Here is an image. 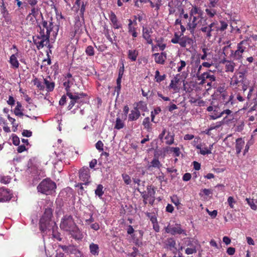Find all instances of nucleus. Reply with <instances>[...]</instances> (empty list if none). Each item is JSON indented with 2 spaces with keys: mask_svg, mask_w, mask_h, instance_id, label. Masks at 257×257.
Returning <instances> with one entry per match:
<instances>
[{
  "mask_svg": "<svg viewBox=\"0 0 257 257\" xmlns=\"http://www.w3.org/2000/svg\"><path fill=\"white\" fill-rule=\"evenodd\" d=\"M162 164L157 157H154L151 162L148 163L147 169L148 171H152L154 169H160Z\"/></svg>",
  "mask_w": 257,
  "mask_h": 257,
  "instance_id": "12",
  "label": "nucleus"
},
{
  "mask_svg": "<svg viewBox=\"0 0 257 257\" xmlns=\"http://www.w3.org/2000/svg\"><path fill=\"white\" fill-rule=\"evenodd\" d=\"M244 52V50H236L233 53V51H231V55H233V57L237 60L240 59L242 57V53Z\"/></svg>",
  "mask_w": 257,
  "mask_h": 257,
  "instance_id": "50",
  "label": "nucleus"
},
{
  "mask_svg": "<svg viewBox=\"0 0 257 257\" xmlns=\"http://www.w3.org/2000/svg\"><path fill=\"white\" fill-rule=\"evenodd\" d=\"M109 30L107 29L105 30V32H104V34H105V37H106V38L107 39V40L111 43V44H116V43H114L113 42V41H116V36L115 35L114 36V40H113V39H112V38L110 37V35H109Z\"/></svg>",
  "mask_w": 257,
  "mask_h": 257,
  "instance_id": "44",
  "label": "nucleus"
},
{
  "mask_svg": "<svg viewBox=\"0 0 257 257\" xmlns=\"http://www.w3.org/2000/svg\"><path fill=\"white\" fill-rule=\"evenodd\" d=\"M214 103V102H212L211 105H210V114L213 113V115H215V114H219L221 112L220 108L217 105L213 104Z\"/></svg>",
  "mask_w": 257,
  "mask_h": 257,
  "instance_id": "30",
  "label": "nucleus"
},
{
  "mask_svg": "<svg viewBox=\"0 0 257 257\" xmlns=\"http://www.w3.org/2000/svg\"><path fill=\"white\" fill-rule=\"evenodd\" d=\"M199 21H197L198 28L203 33H206V36H209V25L208 24L207 18L202 16L199 18Z\"/></svg>",
  "mask_w": 257,
  "mask_h": 257,
  "instance_id": "8",
  "label": "nucleus"
},
{
  "mask_svg": "<svg viewBox=\"0 0 257 257\" xmlns=\"http://www.w3.org/2000/svg\"><path fill=\"white\" fill-rule=\"evenodd\" d=\"M7 103L10 105H14L15 104V100L12 96H9Z\"/></svg>",
  "mask_w": 257,
  "mask_h": 257,
  "instance_id": "63",
  "label": "nucleus"
},
{
  "mask_svg": "<svg viewBox=\"0 0 257 257\" xmlns=\"http://www.w3.org/2000/svg\"><path fill=\"white\" fill-rule=\"evenodd\" d=\"M148 3L150 4L151 7L152 8H155V10L157 12L160 9V7L161 5L160 0H157V2L156 3H153L151 0H150V2H148Z\"/></svg>",
  "mask_w": 257,
  "mask_h": 257,
  "instance_id": "42",
  "label": "nucleus"
},
{
  "mask_svg": "<svg viewBox=\"0 0 257 257\" xmlns=\"http://www.w3.org/2000/svg\"><path fill=\"white\" fill-rule=\"evenodd\" d=\"M155 79L156 82L160 83L162 81L164 80L166 78V75L164 74L163 75H160V72L159 70H156L155 72Z\"/></svg>",
  "mask_w": 257,
  "mask_h": 257,
  "instance_id": "38",
  "label": "nucleus"
},
{
  "mask_svg": "<svg viewBox=\"0 0 257 257\" xmlns=\"http://www.w3.org/2000/svg\"><path fill=\"white\" fill-rule=\"evenodd\" d=\"M103 187L101 184L97 185L96 189L95 190V194L98 196L99 198H101L102 196L104 194L103 190Z\"/></svg>",
  "mask_w": 257,
  "mask_h": 257,
  "instance_id": "36",
  "label": "nucleus"
},
{
  "mask_svg": "<svg viewBox=\"0 0 257 257\" xmlns=\"http://www.w3.org/2000/svg\"><path fill=\"white\" fill-rule=\"evenodd\" d=\"M232 111L229 109H226L223 111H221L219 114H215V115H213V113L211 114H210V118L215 119L218 117H220L224 113H226L228 115L230 114Z\"/></svg>",
  "mask_w": 257,
  "mask_h": 257,
  "instance_id": "31",
  "label": "nucleus"
},
{
  "mask_svg": "<svg viewBox=\"0 0 257 257\" xmlns=\"http://www.w3.org/2000/svg\"><path fill=\"white\" fill-rule=\"evenodd\" d=\"M34 84L40 90H44L45 89L44 85L37 78H35L33 80Z\"/></svg>",
  "mask_w": 257,
  "mask_h": 257,
  "instance_id": "35",
  "label": "nucleus"
},
{
  "mask_svg": "<svg viewBox=\"0 0 257 257\" xmlns=\"http://www.w3.org/2000/svg\"><path fill=\"white\" fill-rule=\"evenodd\" d=\"M124 126V123L123 121L121 119H120V118H116L114 128L116 130H120L121 128H122Z\"/></svg>",
  "mask_w": 257,
  "mask_h": 257,
  "instance_id": "37",
  "label": "nucleus"
},
{
  "mask_svg": "<svg viewBox=\"0 0 257 257\" xmlns=\"http://www.w3.org/2000/svg\"><path fill=\"white\" fill-rule=\"evenodd\" d=\"M143 125L148 132H150L152 131V124L150 123V118L149 117H147L144 119Z\"/></svg>",
  "mask_w": 257,
  "mask_h": 257,
  "instance_id": "29",
  "label": "nucleus"
},
{
  "mask_svg": "<svg viewBox=\"0 0 257 257\" xmlns=\"http://www.w3.org/2000/svg\"><path fill=\"white\" fill-rule=\"evenodd\" d=\"M128 29V33L131 34L133 37V40H135V38H137L138 36V33L137 31V28L135 26L127 28Z\"/></svg>",
  "mask_w": 257,
  "mask_h": 257,
  "instance_id": "34",
  "label": "nucleus"
},
{
  "mask_svg": "<svg viewBox=\"0 0 257 257\" xmlns=\"http://www.w3.org/2000/svg\"><path fill=\"white\" fill-rule=\"evenodd\" d=\"M40 29V34L37 37L45 38V40L49 39L50 33L46 31L41 26H39Z\"/></svg>",
  "mask_w": 257,
  "mask_h": 257,
  "instance_id": "33",
  "label": "nucleus"
},
{
  "mask_svg": "<svg viewBox=\"0 0 257 257\" xmlns=\"http://www.w3.org/2000/svg\"><path fill=\"white\" fill-rule=\"evenodd\" d=\"M40 29V34L37 37L45 38V40L49 39L50 33L46 31L41 26H39Z\"/></svg>",
  "mask_w": 257,
  "mask_h": 257,
  "instance_id": "32",
  "label": "nucleus"
},
{
  "mask_svg": "<svg viewBox=\"0 0 257 257\" xmlns=\"http://www.w3.org/2000/svg\"><path fill=\"white\" fill-rule=\"evenodd\" d=\"M186 248L185 253L187 254H191L196 252L197 243L195 241L188 240L186 241Z\"/></svg>",
  "mask_w": 257,
  "mask_h": 257,
  "instance_id": "13",
  "label": "nucleus"
},
{
  "mask_svg": "<svg viewBox=\"0 0 257 257\" xmlns=\"http://www.w3.org/2000/svg\"><path fill=\"white\" fill-rule=\"evenodd\" d=\"M147 192L146 191L141 192L139 189H138V191L140 192L141 195L146 196L147 198L149 199V203L151 205H153L155 200V195L156 191L155 190L154 187L152 185L148 186L147 187Z\"/></svg>",
  "mask_w": 257,
  "mask_h": 257,
  "instance_id": "7",
  "label": "nucleus"
},
{
  "mask_svg": "<svg viewBox=\"0 0 257 257\" xmlns=\"http://www.w3.org/2000/svg\"><path fill=\"white\" fill-rule=\"evenodd\" d=\"M40 26L44 29L46 32L50 33L53 29V23L49 22L48 23L47 21L43 20Z\"/></svg>",
  "mask_w": 257,
  "mask_h": 257,
  "instance_id": "23",
  "label": "nucleus"
},
{
  "mask_svg": "<svg viewBox=\"0 0 257 257\" xmlns=\"http://www.w3.org/2000/svg\"><path fill=\"white\" fill-rule=\"evenodd\" d=\"M17 56H18V55L13 54L11 56L10 58V63L11 64L12 67L14 69L18 68L20 65Z\"/></svg>",
  "mask_w": 257,
  "mask_h": 257,
  "instance_id": "22",
  "label": "nucleus"
},
{
  "mask_svg": "<svg viewBox=\"0 0 257 257\" xmlns=\"http://www.w3.org/2000/svg\"><path fill=\"white\" fill-rule=\"evenodd\" d=\"M44 83L46 86V90L48 92H52L53 91L55 84V82L51 80L50 76L44 78Z\"/></svg>",
  "mask_w": 257,
  "mask_h": 257,
  "instance_id": "15",
  "label": "nucleus"
},
{
  "mask_svg": "<svg viewBox=\"0 0 257 257\" xmlns=\"http://www.w3.org/2000/svg\"><path fill=\"white\" fill-rule=\"evenodd\" d=\"M32 7L31 13L29 14L28 17L32 15L35 18H36L39 14V9L37 7H35V6Z\"/></svg>",
  "mask_w": 257,
  "mask_h": 257,
  "instance_id": "47",
  "label": "nucleus"
},
{
  "mask_svg": "<svg viewBox=\"0 0 257 257\" xmlns=\"http://www.w3.org/2000/svg\"><path fill=\"white\" fill-rule=\"evenodd\" d=\"M146 214L147 216L150 218L153 224H155L158 222L157 217L155 214L149 212H147Z\"/></svg>",
  "mask_w": 257,
  "mask_h": 257,
  "instance_id": "49",
  "label": "nucleus"
},
{
  "mask_svg": "<svg viewBox=\"0 0 257 257\" xmlns=\"http://www.w3.org/2000/svg\"><path fill=\"white\" fill-rule=\"evenodd\" d=\"M7 117L13 125V131L16 132L17 130V127L18 126V124L16 122V119L14 118L11 117L10 115H8Z\"/></svg>",
  "mask_w": 257,
  "mask_h": 257,
  "instance_id": "46",
  "label": "nucleus"
},
{
  "mask_svg": "<svg viewBox=\"0 0 257 257\" xmlns=\"http://www.w3.org/2000/svg\"><path fill=\"white\" fill-rule=\"evenodd\" d=\"M11 180V178L9 177L8 176H4L1 178L0 182L2 183L7 184L10 182Z\"/></svg>",
  "mask_w": 257,
  "mask_h": 257,
  "instance_id": "57",
  "label": "nucleus"
},
{
  "mask_svg": "<svg viewBox=\"0 0 257 257\" xmlns=\"http://www.w3.org/2000/svg\"><path fill=\"white\" fill-rule=\"evenodd\" d=\"M1 13L4 16L8 14V11L6 8L5 4L4 3V0H1Z\"/></svg>",
  "mask_w": 257,
  "mask_h": 257,
  "instance_id": "48",
  "label": "nucleus"
},
{
  "mask_svg": "<svg viewBox=\"0 0 257 257\" xmlns=\"http://www.w3.org/2000/svg\"><path fill=\"white\" fill-rule=\"evenodd\" d=\"M66 94L71 99L67 107L68 110L71 109L75 103H79L80 98L86 96V94L83 92H69L68 93H66Z\"/></svg>",
  "mask_w": 257,
  "mask_h": 257,
  "instance_id": "6",
  "label": "nucleus"
},
{
  "mask_svg": "<svg viewBox=\"0 0 257 257\" xmlns=\"http://www.w3.org/2000/svg\"><path fill=\"white\" fill-rule=\"evenodd\" d=\"M180 66L178 67L177 71L180 72L181 70L185 67L186 63V62L184 60H181L180 62Z\"/></svg>",
  "mask_w": 257,
  "mask_h": 257,
  "instance_id": "61",
  "label": "nucleus"
},
{
  "mask_svg": "<svg viewBox=\"0 0 257 257\" xmlns=\"http://www.w3.org/2000/svg\"><path fill=\"white\" fill-rule=\"evenodd\" d=\"M155 61L157 64H164L166 59V54L165 52L161 53H157L153 54Z\"/></svg>",
  "mask_w": 257,
  "mask_h": 257,
  "instance_id": "16",
  "label": "nucleus"
},
{
  "mask_svg": "<svg viewBox=\"0 0 257 257\" xmlns=\"http://www.w3.org/2000/svg\"><path fill=\"white\" fill-rule=\"evenodd\" d=\"M171 201L175 205H176V206H178L180 204L179 200L177 196H173L172 197Z\"/></svg>",
  "mask_w": 257,
  "mask_h": 257,
  "instance_id": "60",
  "label": "nucleus"
},
{
  "mask_svg": "<svg viewBox=\"0 0 257 257\" xmlns=\"http://www.w3.org/2000/svg\"><path fill=\"white\" fill-rule=\"evenodd\" d=\"M193 43V40L188 37L183 36L180 38L179 45L182 47H186L187 45H191Z\"/></svg>",
  "mask_w": 257,
  "mask_h": 257,
  "instance_id": "21",
  "label": "nucleus"
},
{
  "mask_svg": "<svg viewBox=\"0 0 257 257\" xmlns=\"http://www.w3.org/2000/svg\"><path fill=\"white\" fill-rule=\"evenodd\" d=\"M127 58L131 62H135L137 60L139 55V51L136 49H130L127 51Z\"/></svg>",
  "mask_w": 257,
  "mask_h": 257,
  "instance_id": "19",
  "label": "nucleus"
},
{
  "mask_svg": "<svg viewBox=\"0 0 257 257\" xmlns=\"http://www.w3.org/2000/svg\"><path fill=\"white\" fill-rule=\"evenodd\" d=\"M220 26L216 27V31L220 30L221 31H223L225 30L228 26L227 24L223 21H220Z\"/></svg>",
  "mask_w": 257,
  "mask_h": 257,
  "instance_id": "54",
  "label": "nucleus"
},
{
  "mask_svg": "<svg viewBox=\"0 0 257 257\" xmlns=\"http://www.w3.org/2000/svg\"><path fill=\"white\" fill-rule=\"evenodd\" d=\"M12 141L13 144L15 146H18L20 144L19 138L16 135L13 136Z\"/></svg>",
  "mask_w": 257,
  "mask_h": 257,
  "instance_id": "59",
  "label": "nucleus"
},
{
  "mask_svg": "<svg viewBox=\"0 0 257 257\" xmlns=\"http://www.w3.org/2000/svg\"><path fill=\"white\" fill-rule=\"evenodd\" d=\"M85 52L88 56H93L95 54L94 49L93 47L90 45L86 47Z\"/></svg>",
  "mask_w": 257,
  "mask_h": 257,
  "instance_id": "45",
  "label": "nucleus"
},
{
  "mask_svg": "<svg viewBox=\"0 0 257 257\" xmlns=\"http://www.w3.org/2000/svg\"><path fill=\"white\" fill-rule=\"evenodd\" d=\"M79 174L80 179L85 182V184H87L90 177L89 169L87 167H83L80 170Z\"/></svg>",
  "mask_w": 257,
  "mask_h": 257,
  "instance_id": "10",
  "label": "nucleus"
},
{
  "mask_svg": "<svg viewBox=\"0 0 257 257\" xmlns=\"http://www.w3.org/2000/svg\"><path fill=\"white\" fill-rule=\"evenodd\" d=\"M245 200L247 201V204L250 206V208L252 210H255L257 209V205H256L254 203V200L253 199L246 198Z\"/></svg>",
  "mask_w": 257,
  "mask_h": 257,
  "instance_id": "51",
  "label": "nucleus"
},
{
  "mask_svg": "<svg viewBox=\"0 0 257 257\" xmlns=\"http://www.w3.org/2000/svg\"><path fill=\"white\" fill-rule=\"evenodd\" d=\"M12 197V194L8 189L0 188V202L9 201Z\"/></svg>",
  "mask_w": 257,
  "mask_h": 257,
  "instance_id": "14",
  "label": "nucleus"
},
{
  "mask_svg": "<svg viewBox=\"0 0 257 257\" xmlns=\"http://www.w3.org/2000/svg\"><path fill=\"white\" fill-rule=\"evenodd\" d=\"M165 139L166 140V143L167 145H172L174 143V136L171 135L169 132H168L167 135L165 137Z\"/></svg>",
  "mask_w": 257,
  "mask_h": 257,
  "instance_id": "43",
  "label": "nucleus"
},
{
  "mask_svg": "<svg viewBox=\"0 0 257 257\" xmlns=\"http://www.w3.org/2000/svg\"><path fill=\"white\" fill-rule=\"evenodd\" d=\"M109 17L115 29H118L121 27V25L118 23L117 17L114 12L111 11Z\"/></svg>",
  "mask_w": 257,
  "mask_h": 257,
  "instance_id": "17",
  "label": "nucleus"
},
{
  "mask_svg": "<svg viewBox=\"0 0 257 257\" xmlns=\"http://www.w3.org/2000/svg\"><path fill=\"white\" fill-rule=\"evenodd\" d=\"M60 227L61 229L68 232L72 237L77 240L81 239L83 235L70 215H64L61 219Z\"/></svg>",
  "mask_w": 257,
  "mask_h": 257,
  "instance_id": "1",
  "label": "nucleus"
},
{
  "mask_svg": "<svg viewBox=\"0 0 257 257\" xmlns=\"http://www.w3.org/2000/svg\"><path fill=\"white\" fill-rule=\"evenodd\" d=\"M234 66L235 64L234 62L227 61L225 65L226 71L232 72L234 71Z\"/></svg>",
  "mask_w": 257,
  "mask_h": 257,
  "instance_id": "39",
  "label": "nucleus"
},
{
  "mask_svg": "<svg viewBox=\"0 0 257 257\" xmlns=\"http://www.w3.org/2000/svg\"><path fill=\"white\" fill-rule=\"evenodd\" d=\"M74 81V79H63V86L65 87L66 93L72 92L70 90V85L73 83Z\"/></svg>",
  "mask_w": 257,
  "mask_h": 257,
  "instance_id": "24",
  "label": "nucleus"
},
{
  "mask_svg": "<svg viewBox=\"0 0 257 257\" xmlns=\"http://www.w3.org/2000/svg\"><path fill=\"white\" fill-rule=\"evenodd\" d=\"M122 179L124 182V183L126 185H130L131 183V179L130 176L126 174H122L121 175Z\"/></svg>",
  "mask_w": 257,
  "mask_h": 257,
  "instance_id": "53",
  "label": "nucleus"
},
{
  "mask_svg": "<svg viewBox=\"0 0 257 257\" xmlns=\"http://www.w3.org/2000/svg\"><path fill=\"white\" fill-rule=\"evenodd\" d=\"M164 39L163 38H160V39L157 40V46L160 49V50L163 51L166 47V44L163 43Z\"/></svg>",
  "mask_w": 257,
  "mask_h": 257,
  "instance_id": "41",
  "label": "nucleus"
},
{
  "mask_svg": "<svg viewBox=\"0 0 257 257\" xmlns=\"http://www.w3.org/2000/svg\"><path fill=\"white\" fill-rule=\"evenodd\" d=\"M52 229V235L53 237L56 238L57 240L59 241H61L62 238L61 237V234L60 233L55 231L57 229V226L55 225H51L50 227V229Z\"/></svg>",
  "mask_w": 257,
  "mask_h": 257,
  "instance_id": "27",
  "label": "nucleus"
},
{
  "mask_svg": "<svg viewBox=\"0 0 257 257\" xmlns=\"http://www.w3.org/2000/svg\"><path fill=\"white\" fill-rule=\"evenodd\" d=\"M53 215L52 209L50 208H46L44 215L40 219L39 227L42 232L50 229L51 225H55V223L51 220Z\"/></svg>",
  "mask_w": 257,
  "mask_h": 257,
  "instance_id": "2",
  "label": "nucleus"
},
{
  "mask_svg": "<svg viewBox=\"0 0 257 257\" xmlns=\"http://www.w3.org/2000/svg\"><path fill=\"white\" fill-rule=\"evenodd\" d=\"M189 15L190 20L188 23V26L190 29H194L197 27V20L202 16H203L204 13L200 8L196 6H192Z\"/></svg>",
  "mask_w": 257,
  "mask_h": 257,
  "instance_id": "4",
  "label": "nucleus"
},
{
  "mask_svg": "<svg viewBox=\"0 0 257 257\" xmlns=\"http://www.w3.org/2000/svg\"><path fill=\"white\" fill-rule=\"evenodd\" d=\"M171 151L173 152L175 157H179L180 155V149L178 147H172L170 149Z\"/></svg>",
  "mask_w": 257,
  "mask_h": 257,
  "instance_id": "55",
  "label": "nucleus"
},
{
  "mask_svg": "<svg viewBox=\"0 0 257 257\" xmlns=\"http://www.w3.org/2000/svg\"><path fill=\"white\" fill-rule=\"evenodd\" d=\"M209 78V72H204L203 74H201L200 76H198V80H201L200 82V84H203L205 83V79Z\"/></svg>",
  "mask_w": 257,
  "mask_h": 257,
  "instance_id": "40",
  "label": "nucleus"
},
{
  "mask_svg": "<svg viewBox=\"0 0 257 257\" xmlns=\"http://www.w3.org/2000/svg\"><path fill=\"white\" fill-rule=\"evenodd\" d=\"M235 78L234 80V84L237 85L239 83L244 82V80H246L245 76H242V75H239L238 77L233 76Z\"/></svg>",
  "mask_w": 257,
  "mask_h": 257,
  "instance_id": "52",
  "label": "nucleus"
},
{
  "mask_svg": "<svg viewBox=\"0 0 257 257\" xmlns=\"http://www.w3.org/2000/svg\"><path fill=\"white\" fill-rule=\"evenodd\" d=\"M165 232L173 235L183 234L186 235V231L183 229L180 224L176 223L174 225L169 224L165 227Z\"/></svg>",
  "mask_w": 257,
  "mask_h": 257,
  "instance_id": "5",
  "label": "nucleus"
},
{
  "mask_svg": "<svg viewBox=\"0 0 257 257\" xmlns=\"http://www.w3.org/2000/svg\"><path fill=\"white\" fill-rule=\"evenodd\" d=\"M244 143V142L242 140V139L238 138L236 139L235 149L237 154H238L240 153L242 147L243 146Z\"/></svg>",
  "mask_w": 257,
  "mask_h": 257,
  "instance_id": "28",
  "label": "nucleus"
},
{
  "mask_svg": "<svg viewBox=\"0 0 257 257\" xmlns=\"http://www.w3.org/2000/svg\"><path fill=\"white\" fill-rule=\"evenodd\" d=\"M140 112L137 107H135L133 110L131 111V113L128 114V120L134 121L137 120L140 116Z\"/></svg>",
  "mask_w": 257,
  "mask_h": 257,
  "instance_id": "18",
  "label": "nucleus"
},
{
  "mask_svg": "<svg viewBox=\"0 0 257 257\" xmlns=\"http://www.w3.org/2000/svg\"><path fill=\"white\" fill-rule=\"evenodd\" d=\"M153 33V31L152 28L150 27H143L142 36L148 44H153V40L151 37V35Z\"/></svg>",
  "mask_w": 257,
  "mask_h": 257,
  "instance_id": "9",
  "label": "nucleus"
},
{
  "mask_svg": "<svg viewBox=\"0 0 257 257\" xmlns=\"http://www.w3.org/2000/svg\"><path fill=\"white\" fill-rule=\"evenodd\" d=\"M180 38V36L175 33L174 38L171 40V42L173 44H179Z\"/></svg>",
  "mask_w": 257,
  "mask_h": 257,
  "instance_id": "58",
  "label": "nucleus"
},
{
  "mask_svg": "<svg viewBox=\"0 0 257 257\" xmlns=\"http://www.w3.org/2000/svg\"><path fill=\"white\" fill-rule=\"evenodd\" d=\"M90 253L93 255H97L99 254V246L98 244L91 243L89 245Z\"/></svg>",
  "mask_w": 257,
  "mask_h": 257,
  "instance_id": "25",
  "label": "nucleus"
},
{
  "mask_svg": "<svg viewBox=\"0 0 257 257\" xmlns=\"http://www.w3.org/2000/svg\"><path fill=\"white\" fill-rule=\"evenodd\" d=\"M22 135L24 137H30L32 135V132L29 130H25L22 133Z\"/></svg>",
  "mask_w": 257,
  "mask_h": 257,
  "instance_id": "62",
  "label": "nucleus"
},
{
  "mask_svg": "<svg viewBox=\"0 0 257 257\" xmlns=\"http://www.w3.org/2000/svg\"><path fill=\"white\" fill-rule=\"evenodd\" d=\"M37 39L40 40V41L37 42V40L36 39L34 40V42L37 45L38 49L42 48L44 46L47 45L49 41V39L45 40V38L37 37Z\"/></svg>",
  "mask_w": 257,
  "mask_h": 257,
  "instance_id": "20",
  "label": "nucleus"
},
{
  "mask_svg": "<svg viewBox=\"0 0 257 257\" xmlns=\"http://www.w3.org/2000/svg\"><path fill=\"white\" fill-rule=\"evenodd\" d=\"M176 245V241L172 237L168 238L164 241V248L173 252H175L177 250Z\"/></svg>",
  "mask_w": 257,
  "mask_h": 257,
  "instance_id": "11",
  "label": "nucleus"
},
{
  "mask_svg": "<svg viewBox=\"0 0 257 257\" xmlns=\"http://www.w3.org/2000/svg\"><path fill=\"white\" fill-rule=\"evenodd\" d=\"M22 105L20 102H17V105L14 110V113L16 115L19 116H22L24 113L22 111Z\"/></svg>",
  "mask_w": 257,
  "mask_h": 257,
  "instance_id": "26",
  "label": "nucleus"
},
{
  "mask_svg": "<svg viewBox=\"0 0 257 257\" xmlns=\"http://www.w3.org/2000/svg\"><path fill=\"white\" fill-rule=\"evenodd\" d=\"M96 148L99 151H102L103 150V144L101 141H98L95 144Z\"/></svg>",
  "mask_w": 257,
  "mask_h": 257,
  "instance_id": "56",
  "label": "nucleus"
},
{
  "mask_svg": "<svg viewBox=\"0 0 257 257\" xmlns=\"http://www.w3.org/2000/svg\"><path fill=\"white\" fill-rule=\"evenodd\" d=\"M56 188V183L49 178L44 179L37 187L38 192L47 195L52 194Z\"/></svg>",
  "mask_w": 257,
  "mask_h": 257,
  "instance_id": "3",
  "label": "nucleus"
},
{
  "mask_svg": "<svg viewBox=\"0 0 257 257\" xmlns=\"http://www.w3.org/2000/svg\"><path fill=\"white\" fill-rule=\"evenodd\" d=\"M191 175L189 173H185L183 176V180L188 181L191 179Z\"/></svg>",
  "mask_w": 257,
  "mask_h": 257,
  "instance_id": "64",
  "label": "nucleus"
}]
</instances>
